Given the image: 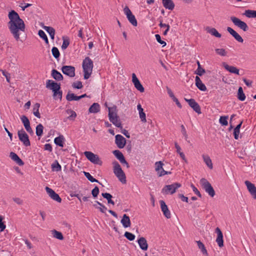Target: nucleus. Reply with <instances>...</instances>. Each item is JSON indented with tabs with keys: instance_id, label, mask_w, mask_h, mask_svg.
Here are the masks:
<instances>
[{
	"instance_id": "37998d69",
	"label": "nucleus",
	"mask_w": 256,
	"mask_h": 256,
	"mask_svg": "<svg viewBox=\"0 0 256 256\" xmlns=\"http://www.w3.org/2000/svg\"><path fill=\"white\" fill-rule=\"evenodd\" d=\"M84 176L90 182H98V184H102L100 182H98V180H97L96 178H94L93 176H92L91 174L89 172H84Z\"/></svg>"
},
{
	"instance_id": "4d7b16f0",
	"label": "nucleus",
	"mask_w": 256,
	"mask_h": 256,
	"mask_svg": "<svg viewBox=\"0 0 256 256\" xmlns=\"http://www.w3.org/2000/svg\"><path fill=\"white\" fill-rule=\"evenodd\" d=\"M216 52L218 54L221 56H225L226 54V52L224 48H216Z\"/></svg>"
},
{
	"instance_id": "aec40b11",
	"label": "nucleus",
	"mask_w": 256,
	"mask_h": 256,
	"mask_svg": "<svg viewBox=\"0 0 256 256\" xmlns=\"http://www.w3.org/2000/svg\"><path fill=\"white\" fill-rule=\"evenodd\" d=\"M222 66L224 68L228 71L230 72L232 74H234L238 75H239V70L236 67L234 66H229L226 62L222 63Z\"/></svg>"
},
{
	"instance_id": "ddd939ff",
	"label": "nucleus",
	"mask_w": 256,
	"mask_h": 256,
	"mask_svg": "<svg viewBox=\"0 0 256 256\" xmlns=\"http://www.w3.org/2000/svg\"><path fill=\"white\" fill-rule=\"evenodd\" d=\"M185 100L188 102L189 106L193 109L194 111H195L198 114H200L202 113L200 105L198 104L197 102L194 99H186Z\"/></svg>"
},
{
	"instance_id": "2f4dec72",
	"label": "nucleus",
	"mask_w": 256,
	"mask_h": 256,
	"mask_svg": "<svg viewBox=\"0 0 256 256\" xmlns=\"http://www.w3.org/2000/svg\"><path fill=\"white\" fill-rule=\"evenodd\" d=\"M64 137L63 136H60L58 137H56L54 140V142L57 146H58L60 147L64 146Z\"/></svg>"
},
{
	"instance_id": "680f3d73",
	"label": "nucleus",
	"mask_w": 256,
	"mask_h": 256,
	"mask_svg": "<svg viewBox=\"0 0 256 256\" xmlns=\"http://www.w3.org/2000/svg\"><path fill=\"white\" fill-rule=\"evenodd\" d=\"M20 120L24 125L30 124V120L26 116H22L20 117Z\"/></svg>"
},
{
	"instance_id": "a878e982",
	"label": "nucleus",
	"mask_w": 256,
	"mask_h": 256,
	"mask_svg": "<svg viewBox=\"0 0 256 256\" xmlns=\"http://www.w3.org/2000/svg\"><path fill=\"white\" fill-rule=\"evenodd\" d=\"M100 105L98 103H94L89 108L90 113H97L100 111Z\"/></svg>"
},
{
	"instance_id": "c85d7f7f",
	"label": "nucleus",
	"mask_w": 256,
	"mask_h": 256,
	"mask_svg": "<svg viewBox=\"0 0 256 256\" xmlns=\"http://www.w3.org/2000/svg\"><path fill=\"white\" fill-rule=\"evenodd\" d=\"M43 28L49 34L50 38L52 40H54L55 35V30L53 28L48 26H44L43 27Z\"/></svg>"
},
{
	"instance_id": "3c124183",
	"label": "nucleus",
	"mask_w": 256,
	"mask_h": 256,
	"mask_svg": "<svg viewBox=\"0 0 256 256\" xmlns=\"http://www.w3.org/2000/svg\"><path fill=\"white\" fill-rule=\"evenodd\" d=\"M124 236L130 241L134 240L136 238L134 234L128 232H125Z\"/></svg>"
},
{
	"instance_id": "b1692460",
	"label": "nucleus",
	"mask_w": 256,
	"mask_h": 256,
	"mask_svg": "<svg viewBox=\"0 0 256 256\" xmlns=\"http://www.w3.org/2000/svg\"><path fill=\"white\" fill-rule=\"evenodd\" d=\"M195 80L196 85L200 90L204 92L206 90V86L202 82L200 78L198 76H196Z\"/></svg>"
},
{
	"instance_id": "4be33fe9",
	"label": "nucleus",
	"mask_w": 256,
	"mask_h": 256,
	"mask_svg": "<svg viewBox=\"0 0 256 256\" xmlns=\"http://www.w3.org/2000/svg\"><path fill=\"white\" fill-rule=\"evenodd\" d=\"M10 157L19 166H22L24 164V162L16 153L11 152L10 154Z\"/></svg>"
},
{
	"instance_id": "473e14b6",
	"label": "nucleus",
	"mask_w": 256,
	"mask_h": 256,
	"mask_svg": "<svg viewBox=\"0 0 256 256\" xmlns=\"http://www.w3.org/2000/svg\"><path fill=\"white\" fill-rule=\"evenodd\" d=\"M196 242L198 244V246L199 249L200 250H201L203 254L205 255L206 256H208V254L207 250L204 246V245L200 240L196 241Z\"/></svg>"
},
{
	"instance_id": "09e8293b",
	"label": "nucleus",
	"mask_w": 256,
	"mask_h": 256,
	"mask_svg": "<svg viewBox=\"0 0 256 256\" xmlns=\"http://www.w3.org/2000/svg\"><path fill=\"white\" fill-rule=\"evenodd\" d=\"M228 116H222L219 120L220 123L222 126H227L228 124Z\"/></svg>"
},
{
	"instance_id": "412c9836",
	"label": "nucleus",
	"mask_w": 256,
	"mask_h": 256,
	"mask_svg": "<svg viewBox=\"0 0 256 256\" xmlns=\"http://www.w3.org/2000/svg\"><path fill=\"white\" fill-rule=\"evenodd\" d=\"M138 244L140 248L144 250H146L148 248V244L146 239L144 237L140 238L138 240Z\"/></svg>"
},
{
	"instance_id": "c9c22d12",
	"label": "nucleus",
	"mask_w": 256,
	"mask_h": 256,
	"mask_svg": "<svg viewBox=\"0 0 256 256\" xmlns=\"http://www.w3.org/2000/svg\"><path fill=\"white\" fill-rule=\"evenodd\" d=\"M40 107V104L36 103L33 108V114L38 118H40V114L39 112V108Z\"/></svg>"
},
{
	"instance_id": "bb28decb",
	"label": "nucleus",
	"mask_w": 256,
	"mask_h": 256,
	"mask_svg": "<svg viewBox=\"0 0 256 256\" xmlns=\"http://www.w3.org/2000/svg\"><path fill=\"white\" fill-rule=\"evenodd\" d=\"M113 154L115 156L120 160V162H126V160L123 154L120 150H115L113 152Z\"/></svg>"
},
{
	"instance_id": "13d9d810",
	"label": "nucleus",
	"mask_w": 256,
	"mask_h": 256,
	"mask_svg": "<svg viewBox=\"0 0 256 256\" xmlns=\"http://www.w3.org/2000/svg\"><path fill=\"white\" fill-rule=\"evenodd\" d=\"M155 37H156V40L158 41V42L162 45V47L166 46V42L162 40H161V37L160 34H156L155 35Z\"/></svg>"
},
{
	"instance_id": "864d4df0",
	"label": "nucleus",
	"mask_w": 256,
	"mask_h": 256,
	"mask_svg": "<svg viewBox=\"0 0 256 256\" xmlns=\"http://www.w3.org/2000/svg\"><path fill=\"white\" fill-rule=\"evenodd\" d=\"M120 222L122 224H130V218L126 214H124Z\"/></svg>"
},
{
	"instance_id": "69168bd1",
	"label": "nucleus",
	"mask_w": 256,
	"mask_h": 256,
	"mask_svg": "<svg viewBox=\"0 0 256 256\" xmlns=\"http://www.w3.org/2000/svg\"><path fill=\"white\" fill-rule=\"evenodd\" d=\"M191 186L194 192L200 198L202 197V195L198 190L194 186V184H192Z\"/></svg>"
},
{
	"instance_id": "0e129e2a",
	"label": "nucleus",
	"mask_w": 256,
	"mask_h": 256,
	"mask_svg": "<svg viewBox=\"0 0 256 256\" xmlns=\"http://www.w3.org/2000/svg\"><path fill=\"white\" fill-rule=\"evenodd\" d=\"M96 202L100 206V210L102 212H104V213L106 212V210H107V208L104 206L100 202H99L96 201Z\"/></svg>"
},
{
	"instance_id": "338daca9",
	"label": "nucleus",
	"mask_w": 256,
	"mask_h": 256,
	"mask_svg": "<svg viewBox=\"0 0 256 256\" xmlns=\"http://www.w3.org/2000/svg\"><path fill=\"white\" fill-rule=\"evenodd\" d=\"M240 133V130L234 128V136L236 140H238L239 138V134Z\"/></svg>"
},
{
	"instance_id": "a211bd4d",
	"label": "nucleus",
	"mask_w": 256,
	"mask_h": 256,
	"mask_svg": "<svg viewBox=\"0 0 256 256\" xmlns=\"http://www.w3.org/2000/svg\"><path fill=\"white\" fill-rule=\"evenodd\" d=\"M228 32L239 42H243L244 40L242 36L230 27L227 28Z\"/></svg>"
},
{
	"instance_id": "5701e85b",
	"label": "nucleus",
	"mask_w": 256,
	"mask_h": 256,
	"mask_svg": "<svg viewBox=\"0 0 256 256\" xmlns=\"http://www.w3.org/2000/svg\"><path fill=\"white\" fill-rule=\"evenodd\" d=\"M164 6L169 10H172L174 8V4L172 0H162Z\"/></svg>"
},
{
	"instance_id": "a18cd8bd",
	"label": "nucleus",
	"mask_w": 256,
	"mask_h": 256,
	"mask_svg": "<svg viewBox=\"0 0 256 256\" xmlns=\"http://www.w3.org/2000/svg\"><path fill=\"white\" fill-rule=\"evenodd\" d=\"M43 126L41 124H38L36 127V134L38 136H41L43 134Z\"/></svg>"
},
{
	"instance_id": "c756f323",
	"label": "nucleus",
	"mask_w": 256,
	"mask_h": 256,
	"mask_svg": "<svg viewBox=\"0 0 256 256\" xmlns=\"http://www.w3.org/2000/svg\"><path fill=\"white\" fill-rule=\"evenodd\" d=\"M110 122L118 128H122V124L118 116L109 118Z\"/></svg>"
},
{
	"instance_id": "58836bf2",
	"label": "nucleus",
	"mask_w": 256,
	"mask_h": 256,
	"mask_svg": "<svg viewBox=\"0 0 256 256\" xmlns=\"http://www.w3.org/2000/svg\"><path fill=\"white\" fill-rule=\"evenodd\" d=\"M53 237L60 240H62L64 236L62 232H58L56 230H52L51 231Z\"/></svg>"
},
{
	"instance_id": "774afa93",
	"label": "nucleus",
	"mask_w": 256,
	"mask_h": 256,
	"mask_svg": "<svg viewBox=\"0 0 256 256\" xmlns=\"http://www.w3.org/2000/svg\"><path fill=\"white\" fill-rule=\"evenodd\" d=\"M44 148L50 152H51L52 150V145L50 144H46L44 146Z\"/></svg>"
},
{
	"instance_id": "052dcab7",
	"label": "nucleus",
	"mask_w": 256,
	"mask_h": 256,
	"mask_svg": "<svg viewBox=\"0 0 256 256\" xmlns=\"http://www.w3.org/2000/svg\"><path fill=\"white\" fill-rule=\"evenodd\" d=\"M72 86L74 88L80 89L82 88V84L81 82L78 81L76 82H74L72 84Z\"/></svg>"
},
{
	"instance_id": "cd10ccee",
	"label": "nucleus",
	"mask_w": 256,
	"mask_h": 256,
	"mask_svg": "<svg viewBox=\"0 0 256 256\" xmlns=\"http://www.w3.org/2000/svg\"><path fill=\"white\" fill-rule=\"evenodd\" d=\"M52 76L56 80H63L62 75L57 70H52Z\"/></svg>"
},
{
	"instance_id": "f8f14e48",
	"label": "nucleus",
	"mask_w": 256,
	"mask_h": 256,
	"mask_svg": "<svg viewBox=\"0 0 256 256\" xmlns=\"http://www.w3.org/2000/svg\"><path fill=\"white\" fill-rule=\"evenodd\" d=\"M45 189L47 194L52 199L58 202H62V198L53 190L48 186H46Z\"/></svg>"
},
{
	"instance_id": "603ef678",
	"label": "nucleus",
	"mask_w": 256,
	"mask_h": 256,
	"mask_svg": "<svg viewBox=\"0 0 256 256\" xmlns=\"http://www.w3.org/2000/svg\"><path fill=\"white\" fill-rule=\"evenodd\" d=\"M52 56L56 58H58L60 57V52L57 48L53 47L52 49Z\"/></svg>"
},
{
	"instance_id": "393cba45",
	"label": "nucleus",
	"mask_w": 256,
	"mask_h": 256,
	"mask_svg": "<svg viewBox=\"0 0 256 256\" xmlns=\"http://www.w3.org/2000/svg\"><path fill=\"white\" fill-rule=\"evenodd\" d=\"M137 109L138 111L140 118L142 122H146V114L144 112V110L142 108L140 104H138L137 106Z\"/></svg>"
},
{
	"instance_id": "6ab92c4d",
	"label": "nucleus",
	"mask_w": 256,
	"mask_h": 256,
	"mask_svg": "<svg viewBox=\"0 0 256 256\" xmlns=\"http://www.w3.org/2000/svg\"><path fill=\"white\" fill-rule=\"evenodd\" d=\"M160 208L162 209V212L164 213V214L167 218H170V212L168 209V206L166 204L164 200H160Z\"/></svg>"
},
{
	"instance_id": "8fccbe9b",
	"label": "nucleus",
	"mask_w": 256,
	"mask_h": 256,
	"mask_svg": "<svg viewBox=\"0 0 256 256\" xmlns=\"http://www.w3.org/2000/svg\"><path fill=\"white\" fill-rule=\"evenodd\" d=\"M66 112L68 114H70V115L68 117V118L70 120H74L75 118L76 117V112L72 110H67Z\"/></svg>"
},
{
	"instance_id": "423d86ee",
	"label": "nucleus",
	"mask_w": 256,
	"mask_h": 256,
	"mask_svg": "<svg viewBox=\"0 0 256 256\" xmlns=\"http://www.w3.org/2000/svg\"><path fill=\"white\" fill-rule=\"evenodd\" d=\"M84 155L91 162L100 166L102 165V162L100 160L98 155L89 151L84 152Z\"/></svg>"
},
{
	"instance_id": "4468645a",
	"label": "nucleus",
	"mask_w": 256,
	"mask_h": 256,
	"mask_svg": "<svg viewBox=\"0 0 256 256\" xmlns=\"http://www.w3.org/2000/svg\"><path fill=\"white\" fill-rule=\"evenodd\" d=\"M244 184L247 187V188L254 199H256V187L254 184L249 182L246 180Z\"/></svg>"
},
{
	"instance_id": "7ed1b4c3",
	"label": "nucleus",
	"mask_w": 256,
	"mask_h": 256,
	"mask_svg": "<svg viewBox=\"0 0 256 256\" xmlns=\"http://www.w3.org/2000/svg\"><path fill=\"white\" fill-rule=\"evenodd\" d=\"M114 166V173L118 180L122 184L126 183V176L124 172L122 170L118 162L114 161L112 162Z\"/></svg>"
},
{
	"instance_id": "72a5a7b5",
	"label": "nucleus",
	"mask_w": 256,
	"mask_h": 256,
	"mask_svg": "<svg viewBox=\"0 0 256 256\" xmlns=\"http://www.w3.org/2000/svg\"><path fill=\"white\" fill-rule=\"evenodd\" d=\"M196 64H198V68L195 72V74H198V76H202L203 74H204L206 72L204 68H202L200 62L198 60L196 62Z\"/></svg>"
},
{
	"instance_id": "0eeeda50",
	"label": "nucleus",
	"mask_w": 256,
	"mask_h": 256,
	"mask_svg": "<svg viewBox=\"0 0 256 256\" xmlns=\"http://www.w3.org/2000/svg\"><path fill=\"white\" fill-rule=\"evenodd\" d=\"M124 14L126 15L129 22L134 26L138 25L137 20L135 16L132 14L131 10L128 6H126L124 8Z\"/></svg>"
},
{
	"instance_id": "9b49d317",
	"label": "nucleus",
	"mask_w": 256,
	"mask_h": 256,
	"mask_svg": "<svg viewBox=\"0 0 256 256\" xmlns=\"http://www.w3.org/2000/svg\"><path fill=\"white\" fill-rule=\"evenodd\" d=\"M61 70L62 73L70 78H73L75 76V68L71 66H64Z\"/></svg>"
},
{
	"instance_id": "de8ad7c7",
	"label": "nucleus",
	"mask_w": 256,
	"mask_h": 256,
	"mask_svg": "<svg viewBox=\"0 0 256 256\" xmlns=\"http://www.w3.org/2000/svg\"><path fill=\"white\" fill-rule=\"evenodd\" d=\"M54 92V98L56 99L58 98L60 100L62 98V92L60 90V89H59L58 90H56L53 92Z\"/></svg>"
},
{
	"instance_id": "a19ab883",
	"label": "nucleus",
	"mask_w": 256,
	"mask_h": 256,
	"mask_svg": "<svg viewBox=\"0 0 256 256\" xmlns=\"http://www.w3.org/2000/svg\"><path fill=\"white\" fill-rule=\"evenodd\" d=\"M52 168L53 171L59 172L61 170L62 167L58 162L57 160H55L52 164Z\"/></svg>"
},
{
	"instance_id": "bf43d9fd",
	"label": "nucleus",
	"mask_w": 256,
	"mask_h": 256,
	"mask_svg": "<svg viewBox=\"0 0 256 256\" xmlns=\"http://www.w3.org/2000/svg\"><path fill=\"white\" fill-rule=\"evenodd\" d=\"M99 192L100 191L98 188L97 186H96L92 191V195L94 198H96L98 196Z\"/></svg>"
},
{
	"instance_id": "f704fd0d",
	"label": "nucleus",
	"mask_w": 256,
	"mask_h": 256,
	"mask_svg": "<svg viewBox=\"0 0 256 256\" xmlns=\"http://www.w3.org/2000/svg\"><path fill=\"white\" fill-rule=\"evenodd\" d=\"M66 99L68 101L78 100H80V98L79 96L74 95V94L73 93L68 92L66 96Z\"/></svg>"
},
{
	"instance_id": "6e6552de",
	"label": "nucleus",
	"mask_w": 256,
	"mask_h": 256,
	"mask_svg": "<svg viewBox=\"0 0 256 256\" xmlns=\"http://www.w3.org/2000/svg\"><path fill=\"white\" fill-rule=\"evenodd\" d=\"M18 135L19 140L23 143L24 146H28L30 145L28 136L23 128L18 131Z\"/></svg>"
},
{
	"instance_id": "f3484780",
	"label": "nucleus",
	"mask_w": 256,
	"mask_h": 256,
	"mask_svg": "<svg viewBox=\"0 0 256 256\" xmlns=\"http://www.w3.org/2000/svg\"><path fill=\"white\" fill-rule=\"evenodd\" d=\"M215 232L217 234V238H216V242L220 247H222L224 246L223 234L220 228H216L215 230Z\"/></svg>"
},
{
	"instance_id": "ea45409f",
	"label": "nucleus",
	"mask_w": 256,
	"mask_h": 256,
	"mask_svg": "<svg viewBox=\"0 0 256 256\" xmlns=\"http://www.w3.org/2000/svg\"><path fill=\"white\" fill-rule=\"evenodd\" d=\"M238 98L241 101H244L246 99V96L242 87H240L238 88Z\"/></svg>"
},
{
	"instance_id": "49530a36",
	"label": "nucleus",
	"mask_w": 256,
	"mask_h": 256,
	"mask_svg": "<svg viewBox=\"0 0 256 256\" xmlns=\"http://www.w3.org/2000/svg\"><path fill=\"white\" fill-rule=\"evenodd\" d=\"M38 34L44 40L46 44H48V37L46 34L45 32L42 30H39L38 32Z\"/></svg>"
},
{
	"instance_id": "4c0bfd02",
	"label": "nucleus",
	"mask_w": 256,
	"mask_h": 256,
	"mask_svg": "<svg viewBox=\"0 0 256 256\" xmlns=\"http://www.w3.org/2000/svg\"><path fill=\"white\" fill-rule=\"evenodd\" d=\"M102 195L104 198L108 200V204H112V205L114 204V202L112 200V196L110 194L107 192L102 193Z\"/></svg>"
},
{
	"instance_id": "1a4fd4ad",
	"label": "nucleus",
	"mask_w": 256,
	"mask_h": 256,
	"mask_svg": "<svg viewBox=\"0 0 256 256\" xmlns=\"http://www.w3.org/2000/svg\"><path fill=\"white\" fill-rule=\"evenodd\" d=\"M230 20L236 26H237L244 32L248 30V26L245 22L242 21L240 20L235 16H232L230 18Z\"/></svg>"
},
{
	"instance_id": "39448f33",
	"label": "nucleus",
	"mask_w": 256,
	"mask_h": 256,
	"mask_svg": "<svg viewBox=\"0 0 256 256\" xmlns=\"http://www.w3.org/2000/svg\"><path fill=\"white\" fill-rule=\"evenodd\" d=\"M200 183L202 188L211 196L214 197L215 195V192L211 184L205 178H202Z\"/></svg>"
},
{
	"instance_id": "2eb2a0df",
	"label": "nucleus",
	"mask_w": 256,
	"mask_h": 256,
	"mask_svg": "<svg viewBox=\"0 0 256 256\" xmlns=\"http://www.w3.org/2000/svg\"><path fill=\"white\" fill-rule=\"evenodd\" d=\"M115 143L118 148H122L126 145V140L122 135L117 134L116 136Z\"/></svg>"
},
{
	"instance_id": "5fc2aeb1",
	"label": "nucleus",
	"mask_w": 256,
	"mask_h": 256,
	"mask_svg": "<svg viewBox=\"0 0 256 256\" xmlns=\"http://www.w3.org/2000/svg\"><path fill=\"white\" fill-rule=\"evenodd\" d=\"M63 42L62 46V48L63 50H66L70 44V40L68 38H62Z\"/></svg>"
},
{
	"instance_id": "f257e3e1",
	"label": "nucleus",
	"mask_w": 256,
	"mask_h": 256,
	"mask_svg": "<svg viewBox=\"0 0 256 256\" xmlns=\"http://www.w3.org/2000/svg\"><path fill=\"white\" fill-rule=\"evenodd\" d=\"M8 27L10 32L16 40H20V32H24L25 24L18 14L14 10H12L8 14Z\"/></svg>"
},
{
	"instance_id": "7c9ffc66",
	"label": "nucleus",
	"mask_w": 256,
	"mask_h": 256,
	"mask_svg": "<svg viewBox=\"0 0 256 256\" xmlns=\"http://www.w3.org/2000/svg\"><path fill=\"white\" fill-rule=\"evenodd\" d=\"M203 160L206 166L212 169L213 166L210 157L208 155L203 154L202 156Z\"/></svg>"
},
{
	"instance_id": "e2e57ef3",
	"label": "nucleus",
	"mask_w": 256,
	"mask_h": 256,
	"mask_svg": "<svg viewBox=\"0 0 256 256\" xmlns=\"http://www.w3.org/2000/svg\"><path fill=\"white\" fill-rule=\"evenodd\" d=\"M180 128H181V132H182V134L184 136L185 139L187 140V138H188V136L187 134L186 130V129L185 128L183 124H182V125H181Z\"/></svg>"
},
{
	"instance_id": "6e6d98bb",
	"label": "nucleus",
	"mask_w": 256,
	"mask_h": 256,
	"mask_svg": "<svg viewBox=\"0 0 256 256\" xmlns=\"http://www.w3.org/2000/svg\"><path fill=\"white\" fill-rule=\"evenodd\" d=\"M134 85L135 88L140 92H142L144 91V88L140 84V82L136 83Z\"/></svg>"
},
{
	"instance_id": "c03bdc74",
	"label": "nucleus",
	"mask_w": 256,
	"mask_h": 256,
	"mask_svg": "<svg viewBox=\"0 0 256 256\" xmlns=\"http://www.w3.org/2000/svg\"><path fill=\"white\" fill-rule=\"evenodd\" d=\"M208 32L216 38H220L222 36L221 34H220L215 28H211L209 29L208 30Z\"/></svg>"
},
{
	"instance_id": "e433bc0d",
	"label": "nucleus",
	"mask_w": 256,
	"mask_h": 256,
	"mask_svg": "<svg viewBox=\"0 0 256 256\" xmlns=\"http://www.w3.org/2000/svg\"><path fill=\"white\" fill-rule=\"evenodd\" d=\"M108 118H109L114 117L115 116H118L116 113V106H114L113 107H108Z\"/></svg>"
},
{
	"instance_id": "dca6fc26",
	"label": "nucleus",
	"mask_w": 256,
	"mask_h": 256,
	"mask_svg": "<svg viewBox=\"0 0 256 256\" xmlns=\"http://www.w3.org/2000/svg\"><path fill=\"white\" fill-rule=\"evenodd\" d=\"M46 87L52 90V92L58 90L59 89H60V84H58L54 80H50L46 81Z\"/></svg>"
},
{
	"instance_id": "20e7f679",
	"label": "nucleus",
	"mask_w": 256,
	"mask_h": 256,
	"mask_svg": "<svg viewBox=\"0 0 256 256\" xmlns=\"http://www.w3.org/2000/svg\"><path fill=\"white\" fill-rule=\"evenodd\" d=\"M181 184L178 182H174L172 184L166 185L162 189V192L166 194H172L175 193L176 190L181 187Z\"/></svg>"
},
{
	"instance_id": "f03ea898",
	"label": "nucleus",
	"mask_w": 256,
	"mask_h": 256,
	"mask_svg": "<svg viewBox=\"0 0 256 256\" xmlns=\"http://www.w3.org/2000/svg\"><path fill=\"white\" fill-rule=\"evenodd\" d=\"M82 68L84 78L87 80L90 76L93 68V62L89 57H86L83 60Z\"/></svg>"
},
{
	"instance_id": "79ce46f5",
	"label": "nucleus",
	"mask_w": 256,
	"mask_h": 256,
	"mask_svg": "<svg viewBox=\"0 0 256 256\" xmlns=\"http://www.w3.org/2000/svg\"><path fill=\"white\" fill-rule=\"evenodd\" d=\"M244 14L248 18H256V10H246Z\"/></svg>"
},
{
	"instance_id": "9d476101",
	"label": "nucleus",
	"mask_w": 256,
	"mask_h": 256,
	"mask_svg": "<svg viewBox=\"0 0 256 256\" xmlns=\"http://www.w3.org/2000/svg\"><path fill=\"white\" fill-rule=\"evenodd\" d=\"M164 164L162 161L156 162L155 163V170L157 172L158 176H162L166 174H170V172H167L163 168Z\"/></svg>"
}]
</instances>
